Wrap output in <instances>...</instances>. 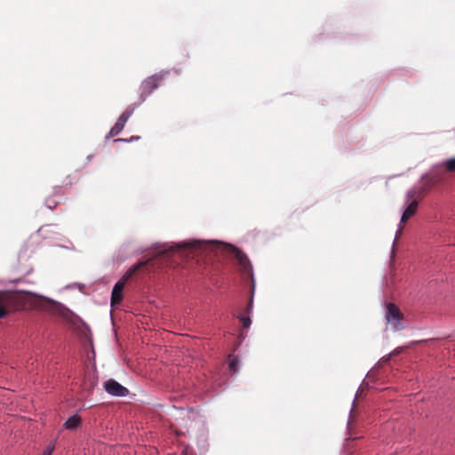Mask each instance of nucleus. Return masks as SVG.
<instances>
[{
  "mask_svg": "<svg viewBox=\"0 0 455 455\" xmlns=\"http://www.w3.org/2000/svg\"><path fill=\"white\" fill-rule=\"evenodd\" d=\"M55 449L54 442H52L43 451L42 455H52Z\"/></svg>",
  "mask_w": 455,
  "mask_h": 455,
  "instance_id": "obj_14",
  "label": "nucleus"
},
{
  "mask_svg": "<svg viewBox=\"0 0 455 455\" xmlns=\"http://www.w3.org/2000/svg\"><path fill=\"white\" fill-rule=\"evenodd\" d=\"M252 307H253V302H252V298L250 299L249 301V304L247 306V308H246V314L247 315H250L251 310H252Z\"/></svg>",
  "mask_w": 455,
  "mask_h": 455,
  "instance_id": "obj_15",
  "label": "nucleus"
},
{
  "mask_svg": "<svg viewBox=\"0 0 455 455\" xmlns=\"http://www.w3.org/2000/svg\"><path fill=\"white\" fill-rule=\"evenodd\" d=\"M385 317L387 323L391 326L392 331H397L404 328L402 323L403 315L396 305L393 303H388L387 305Z\"/></svg>",
  "mask_w": 455,
  "mask_h": 455,
  "instance_id": "obj_4",
  "label": "nucleus"
},
{
  "mask_svg": "<svg viewBox=\"0 0 455 455\" xmlns=\"http://www.w3.org/2000/svg\"><path fill=\"white\" fill-rule=\"evenodd\" d=\"M12 306V298L7 292H0V318L4 317Z\"/></svg>",
  "mask_w": 455,
  "mask_h": 455,
  "instance_id": "obj_8",
  "label": "nucleus"
},
{
  "mask_svg": "<svg viewBox=\"0 0 455 455\" xmlns=\"http://www.w3.org/2000/svg\"><path fill=\"white\" fill-rule=\"evenodd\" d=\"M136 108L137 106L132 104L121 114L115 125L111 128L108 137H115L124 130L126 122L133 114V111Z\"/></svg>",
  "mask_w": 455,
  "mask_h": 455,
  "instance_id": "obj_5",
  "label": "nucleus"
},
{
  "mask_svg": "<svg viewBox=\"0 0 455 455\" xmlns=\"http://www.w3.org/2000/svg\"><path fill=\"white\" fill-rule=\"evenodd\" d=\"M53 207H55V204L53 206L49 205V208H51V209H52Z\"/></svg>",
  "mask_w": 455,
  "mask_h": 455,
  "instance_id": "obj_18",
  "label": "nucleus"
},
{
  "mask_svg": "<svg viewBox=\"0 0 455 455\" xmlns=\"http://www.w3.org/2000/svg\"><path fill=\"white\" fill-rule=\"evenodd\" d=\"M233 253L236 260L238 261L239 265L242 267V268L244 271H248L251 269V263L246 256L242 251L238 250L237 248L233 247L232 248Z\"/></svg>",
  "mask_w": 455,
  "mask_h": 455,
  "instance_id": "obj_9",
  "label": "nucleus"
},
{
  "mask_svg": "<svg viewBox=\"0 0 455 455\" xmlns=\"http://www.w3.org/2000/svg\"><path fill=\"white\" fill-rule=\"evenodd\" d=\"M239 360L235 355H229L228 357V368L232 373H235L238 371Z\"/></svg>",
  "mask_w": 455,
  "mask_h": 455,
  "instance_id": "obj_11",
  "label": "nucleus"
},
{
  "mask_svg": "<svg viewBox=\"0 0 455 455\" xmlns=\"http://www.w3.org/2000/svg\"><path fill=\"white\" fill-rule=\"evenodd\" d=\"M147 262H138L133 265L124 275L123 279L118 281L112 291L111 294V306L115 307L121 303L123 299V290L124 287V283L130 279L132 275H134L139 269L144 267Z\"/></svg>",
  "mask_w": 455,
  "mask_h": 455,
  "instance_id": "obj_3",
  "label": "nucleus"
},
{
  "mask_svg": "<svg viewBox=\"0 0 455 455\" xmlns=\"http://www.w3.org/2000/svg\"><path fill=\"white\" fill-rule=\"evenodd\" d=\"M151 261H152V259H148V260H145L144 262H147V264H146L144 267H142L140 269H139L137 272L140 271V270H141V269H143L144 267H148L150 265ZM140 262H143V261L141 260ZM147 271H149V268H147Z\"/></svg>",
  "mask_w": 455,
  "mask_h": 455,
  "instance_id": "obj_16",
  "label": "nucleus"
},
{
  "mask_svg": "<svg viewBox=\"0 0 455 455\" xmlns=\"http://www.w3.org/2000/svg\"><path fill=\"white\" fill-rule=\"evenodd\" d=\"M239 319H240V322L242 323L243 327L244 329H247L251 326V321L249 315H241V316H239Z\"/></svg>",
  "mask_w": 455,
  "mask_h": 455,
  "instance_id": "obj_13",
  "label": "nucleus"
},
{
  "mask_svg": "<svg viewBox=\"0 0 455 455\" xmlns=\"http://www.w3.org/2000/svg\"><path fill=\"white\" fill-rule=\"evenodd\" d=\"M117 140H118V141H121V140H122V139H118ZM125 140V141H128V140Z\"/></svg>",
  "mask_w": 455,
  "mask_h": 455,
  "instance_id": "obj_17",
  "label": "nucleus"
},
{
  "mask_svg": "<svg viewBox=\"0 0 455 455\" xmlns=\"http://www.w3.org/2000/svg\"><path fill=\"white\" fill-rule=\"evenodd\" d=\"M81 421L82 419L78 415H73L66 420L64 427L68 430H75L80 426Z\"/></svg>",
  "mask_w": 455,
  "mask_h": 455,
  "instance_id": "obj_10",
  "label": "nucleus"
},
{
  "mask_svg": "<svg viewBox=\"0 0 455 455\" xmlns=\"http://www.w3.org/2000/svg\"><path fill=\"white\" fill-rule=\"evenodd\" d=\"M440 180L441 178L437 175H433L431 177L424 176V184L422 188L419 189H411L407 192V199L412 201L409 204V205L406 207L402 215V223H405L410 218H411L415 214L418 208V201L415 198L422 196L427 190L436 185L440 181Z\"/></svg>",
  "mask_w": 455,
  "mask_h": 455,
  "instance_id": "obj_1",
  "label": "nucleus"
},
{
  "mask_svg": "<svg viewBox=\"0 0 455 455\" xmlns=\"http://www.w3.org/2000/svg\"><path fill=\"white\" fill-rule=\"evenodd\" d=\"M443 165L445 167L446 171L449 172H455V157L450 158L446 160Z\"/></svg>",
  "mask_w": 455,
  "mask_h": 455,
  "instance_id": "obj_12",
  "label": "nucleus"
},
{
  "mask_svg": "<svg viewBox=\"0 0 455 455\" xmlns=\"http://www.w3.org/2000/svg\"><path fill=\"white\" fill-rule=\"evenodd\" d=\"M198 245L197 242H189L178 243L175 246H170L168 249L159 251L158 256L169 255L172 252H180L181 251L194 250Z\"/></svg>",
  "mask_w": 455,
  "mask_h": 455,
  "instance_id": "obj_7",
  "label": "nucleus"
},
{
  "mask_svg": "<svg viewBox=\"0 0 455 455\" xmlns=\"http://www.w3.org/2000/svg\"><path fill=\"white\" fill-rule=\"evenodd\" d=\"M104 388L109 395L115 396H126L129 393L125 387L112 379L104 383Z\"/></svg>",
  "mask_w": 455,
  "mask_h": 455,
  "instance_id": "obj_6",
  "label": "nucleus"
},
{
  "mask_svg": "<svg viewBox=\"0 0 455 455\" xmlns=\"http://www.w3.org/2000/svg\"><path fill=\"white\" fill-rule=\"evenodd\" d=\"M168 72H160L155 74L151 76H148L145 80L142 81L140 86V101L138 104H135L137 107L143 103L148 97L158 88L164 79V76L167 75Z\"/></svg>",
  "mask_w": 455,
  "mask_h": 455,
  "instance_id": "obj_2",
  "label": "nucleus"
}]
</instances>
